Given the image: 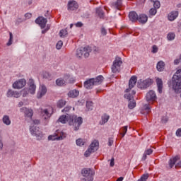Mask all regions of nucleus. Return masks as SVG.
<instances>
[{
	"instance_id": "052dcab7",
	"label": "nucleus",
	"mask_w": 181,
	"mask_h": 181,
	"mask_svg": "<svg viewBox=\"0 0 181 181\" xmlns=\"http://www.w3.org/2000/svg\"><path fill=\"white\" fill-rule=\"evenodd\" d=\"M112 144H114V141H112V139H110L109 141H108V146H111L112 145Z\"/></svg>"
},
{
	"instance_id": "8fccbe9b",
	"label": "nucleus",
	"mask_w": 181,
	"mask_h": 181,
	"mask_svg": "<svg viewBox=\"0 0 181 181\" xmlns=\"http://www.w3.org/2000/svg\"><path fill=\"white\" fill-rule=\"evenodd\" d=\"M43 77L44 78H47L49 80L50 78V74H49L48 72H45L43 74Z\"/></svg>"
},
{
	"instance_id": "0e129e2a",
	"label": "nucleus",
	"mask_w": 181,
	"mask_h": 181,
	"mask_svg": "<svg viewBox=\"0 0 181 181\" xmlns=\"http://www.w3.org/2000/svg\"><path fill=\"white\" fill-rule=\"evenodd\" d=\"M115 163H114V158H112L110 160V166L112 167L114 166Z\"/></svg>"
},
{
	"instance_id": "72a5a7b5",
	"label": "nucleus",
	"mask_w": 181,
	"mask_h": 181,
	"mask_svg": "<svg viewBox=\"0 0 181 181\" xmlns=\"http://www.w3.org/2000/svg\"><path fill=\"white\" fill-rule=\"evenodd\" d=\"M96 13H97V15H98V16L100 18H104V11H103V8H96Z\"/></svg>"
},
{
	"instance_id": "f03ea898",
	"label": "nucleus",
	"mask_w": 181,
	"mask_h": 181,
	"mask_svg": "<svg viewBox=\"0 0 181 181\" xmlns=\"http://www.w3.org/2000/svg\"><path fill=\"white\" fill-rule=\"evenodd\" d=\"M104 81V76H98L96 78H89L86 81L83 83V86L87 90H91L94 86H99Z\"/></svg>"
},
{
	"instance_id": "e2e57ef3",
	"label": "nucleus",
	"mask_w": 181,
	"mask_h": 181,
	"mask_svg": "<svg viewBox=\"0 0 181 181\" xmlns=\"http://www.w3.org/2000/svg\"><path fill=\"white\" fill-rule=\"evenodd\" d=\"M180 63V59H177L174 61V64H179Z\"/></svg>"
},
{
	"instance_id": "7c9ffc66",
	"label": "nucleus",
	"mask_w": 181,
	"mask_h": 181,
	"mask_svg": "<svg viewBox=\"0 0 181 181\" xmlns=\"http://www.w3.org/2000/svg\"><path fill=\"white\" fill-rule=\"evenodd\" d=\"M108 119H110V116L107 115H104L102 116V122H100L101 125H104L106 122H108Z\"/></svg>"
},
{
	"instance_id": "412c9836",
	"label": "nucleus",
	"mask_w": 181,
	"mask_h": 181,
	"mask_svg": "<svg viewBox=\"0 0 181 181\" xmlns=\"http://www.w3.org/2000/svg\"><path fill=\"white\" fill-rule=\"evenodd\" d=\"M156 84H157L158 93L160 94H162V90H163V81H162V79L158 78L156 79Z\"/></svg>"
},
{
	"instance_id": "680f3d73",
	"label": "nucleus",
	"mask_w": 181,
	"mask_h": 181,
	"mask_svg": "<svg viewBox=\"0 0 181 181\" xmlns=\"http://www.w3.org/2000/svg\"><path fill=\"white\" fill-rule=\"evenodd\" d=\"M162 122H163L164 124L168 122V118L167 117H163L161 119Z\"/></svg>"
},
{
	"instance_id": "f257e3e1",
	"label": "nucleus",
	"mask_w": 181,
	"mask_h": 181,
	"mask_svg": "<svg viewBox=\"0 0 181 181\" xmlns=\"http://www.w3.org/2000/svg\"><path fill=\"white\" fill-rule=\"evenodd\" d=\"M58 121L62 124L69 122V125H72L74 127V131H78L80 129V125L83 124V118L81 117H77L76 115H62L59 118Z\"/></svg>"
},
{
	"instance_id": "13d9d810",
	"label": "nucleus",
	"mask_w": 181,
	"mask_h": 181,
	"mask_svg": "<svg viewBox=\"0 0 181 181\" xmlns=\"http://www.w3.org/2000/svg\"><path fill=\"white\" fill-rule=\"evenodd\" d=\"M33 124H35V125H39V124H40V121L39 119H35L33 120Z\"/></svg>"
},
{
	"instance_id": "1a4fd4ad",
	"label": "nucleus",
	"mask_w": 181,
	"mask_h": 181,
	"mask_svg": "<svg viewBox=\"0 0 181 181\" xmlns=\"http://www.w3.org/2000/svg\"><path fill=\"white\" fill-rule=\"evenodd\" d=\"M153 83V80L151 78H147L143 81L139 82V87L140 88H148L150 86H152V83Z\"/></svg>"
},
{
	"instance_id": "f3484780",
	"label": "nucleus",
	"mask_w": 181,
	"mask_h": 181,
	"mask_svg": "<svg viewBox=\"0 0 181 181\" xmlns=\"http://www.w3.org/2000/svg\"><path fill=\"white\" fill-rule=\"evenodd\" d=\"M78 9V4L76 1H69L68 3V11H76Z\"/></svg>"
},
{
	"instance_id": "c03bdc74",
	"label": "nucleus",
	"mask_w": 181,
	"mask_h": 181,
	"mask_svg": "<svg viewBox=\"0 0 181 181\" xmlns=\"http://www.w3.org/2000/svg\"><path fill=\"white\" fill-rule=\"evenodd\" d=\"M156 8H151L150 11H149V13L150 15H151L152 16H153L154 15H156Z\"/></svg>"
},
{
	"instance_id": "6e6d98bb",
	"label": "nucleus",
	"mask_w": 181,
	"mask_h": 181,
	"mask_svg": "<svg viewBox=\"0 0 181 181\" xmlns=\"http://www.w3.org/2000/svg\"><path fill=\"white\" fill-rule=\"evenodd\" d=\"M76 28H81L83 26V23L82 22H78L76 24Z\"/></svg>"
},
{
	"instance_id": "2f4dec72",
	"label": "nucleus",
	"mask_w": 181,
	"mask_h": 181,
	"mask_svg": "<svg viewBox=\"0 0 181 181\" xmlns=\"http://www.w3.org/2000/svg\"><path fill=\"white\" fill-rule=\"evenodd\" d=\"M66 105V101L63 99L59 100L57 103V107L58 108H63Z\"/></svg>"
},
{
	"instance_id": "2eb2a0df",
	"label": "nucleus",
	"mask_w": 181,
	"mask_h": 181,
	"mask_svg": "<svg viewBox=\"0 0 181 181\" xmlns=\"http://www.w3.org/2000/svg\"><path fill=\"white\" fill-rule=\"evenodd\" d=\"M30 131L32 135H35V136H41L42 132L39 129V127L33 126L30 128Z\"/></svg>"
},
{
	"instance_id": "ea45409f",
	"label": "nucleus",
	"mask_w": 181,
	"mask_h": 181,
	"mask_svg": "<svg viewBox=\"0 0 181 181\" xmlns=\"http://www.w3.org/2000/svg\"><path fill=\"white\" fill-rule=\"evenodd\" d=\"M9 35H10V38L8 42H7V46H11L13 40V35L12 34V33H9Z\"/></svg>"
},
{
	"instance_id": "7ed1b4c3",
	"label": "nucleus",
	"mask_w": 181,
	"mask_h": 181,
	"mask_svg": "<svg viewBox=\"0 0 181 181\" xmlns=\"http://www.w3.org/2000/svg\"><path fill=\"white\" fill-rule=\"evenodd\" d=\"M173 88L175 93H181V69H178L173 77Z\"/></svg>"
},
{
	"instance_id": "a878e982",
	"label": "nucleus",
	"mask_w": 181,
	"mask_h": 181,
	"mask_svg": "<svg viewBox=\"0 0 181 181\" xmlns=\"http://www.w3.org/2000/svg\"><path fill=\"white\" fill-rule=\"evenodd\" d=\"M135 94H136V92L132 90L131 93H126L124 97L127 98V100H129V101H131V100H134V95H135Z\"/></svg>"
},
{
	"instance_id": "bb28decb",
	"label": "nucleus",
	"mask_w": 181,
	"mask_h": 181,
	"mask_svg": "<svg viewBox=\"0 0 181 181\" xmlns=\"http://www.w3.org/2000/svg\"><path fill=\"white\" fill-rule=\"evenodd\" d=\"M157 70L158 71H163L165 70V62L160 61L157 64Z\"/></svg>"
},
{
	"instance_id": "e433bc0d",
	"label": "nucleus",
	"mask_w": 181,
	"mask_h": 181,
	"mask_svg": "<svg viewBox=\"0 0 181 181\" xmlns=\"http://www.w3.org/2000/svg\"><path fill=\"white\" fill-rule=\"evenodd\" d=\"M68 33H67V30L64 29V30H61L59 32V36L60 37H66V36H67Z\"/></svg>"
},
{
	"instance_id": "4c0bfd02",
	"label": "nucleus",
	"mask_w": 181,
	"mask_h": 181,
	"mask_svg": "<svg viewBox=\"0 0 181 181\" xmlns=\"http://www.w3.org/2000/svg\"><path fill=\"white\" fill-rule=\"evenodd\" d=\"M175 35L174 33H169L167 35L168 40H174L175 37Z\"/></svg>"
},
{
	"instance_id": "c85d7f7f",
	"label": "nucleus",
	"mask_w": 181,
	"mask_h": 181,
	"mask_svg": "<svg viewBox=\"0 0 181 181\" xmlns=\"http://www.w3.org/2000/svg\"><path fill=\"white\" fill-rule=\"evenodd\" d=\"M48 139L49 141H55V139H57V141H60V139H63V136L57 135H51L48 136Z\"/></svg>"
},
{
	"instance_id": "774afa93",
	"label": "nucleus",
	"mask_w": 181,
	"mask_h": 181,
	"mask_svg": "<svg viewBox=\"0 0 181 181\" xmlns=\"http://www.w3.org/2000/svg\"><path fill=\"white\" fill-rule=\"evenodd\" d=\"M23 105V102H19L18 107H22Z\"/></svg>"
},
{
	"instance_id": "aec40b11",
	"label": "nucleus",
	"mask_w": 181,
	"mask_h": 181,
	"mask_svg": "<svg viewBox=\"0 0 181 181\" xmlns=\"http://www.w3.org/2000/svg\"><path fill=\"white\" fill-rule=\"evenodd\" d=\"M177 160H180V156H176L175 157H173V158L170 159L169 161V166L170 168V169H172V168H173V166H175L176 162H177Z\"/></svg>"
},
{
	"instance_id": "a19ab883",
	"label": "nucleus",
	"mask_w": 181,
	"mask_h": 181,
	"mask_svg": "<svg viewBox=\"0 0 181 181\" xmlns=\"http://www.w3.org/2000/svg\"><path fill=\"white\" fill-rule=\"evenodd\" d=\"M153 3L154 8L159 9V8H160V2H159V1L157 0L156 1H153Z\"/></svg>"
},
{
	"instance_id": "79ce46f5",
	"label": "nucleus",
	"mask_w": 181,
	"mask_h": 181,
	"mask_svg": "<svg viewBox=\"0 0 181 181\" xmlns=\"http://www.w3.org/2000/svg\"><path fill=\"white\" fill-rule=\"evenodd\" d=\"M144 110L146 114H149V112H151V107H149V105H145L144 106Z\"/></svg>"
},
{
	"instance_id": "0eeeda50",
	"label": "nucleus",
	"mask_w": 181,
	"mask_h": 181,
	"mask_svg": "<svg viewBox=\"0 0 181 181\" xmlns=\"http://www.w3.org/2000/svg\"><path fill=\"white\" fill-rule=\"evenodd\" d=\"M81 173L84 177L87 178L88 181L94 180L93 176H94L95 173H94V170H91L90 168H83Z\"/></svg>"
},
{
	"instance_id": "f704fd0d",
	"label": "nucleus",
	"mask_w": 181,
	"mask_h": 181,
	"mask_svg": "<svg viewBox=\"0 0 181 181\" xmlns=\"http://www.w3.org/2000/svg\"><path fill=\"white\" fill-rule=\"evenodd\" d=\"M121 135L122 136V138H124V136H125V134H127V131H128V126H124L121 129Z\"/></svg>"
},
{
	"instance_id": "de8ad7c7",
	"label": "nucleus",
	"mask_w": 181,
	"mask_h": 181,
	"mask_svg": "<svg viewBox=\"0 0 181 181\" xmlns=\"http://www.w3.org/2000/svg\"><path fill=\"white\" fill-rule=\"evenodd\" d=\"M21 93L23 94V97H26V95L29 94V91L27 89H23L21 90Z\"/></svg>"
},
{
	"instance_id": "58836bf2",
	"label": "nucleus",
	"mask_w": 181,
	"mask_h": 181,
	"mask_svg": "<svg viewBox=\"0 0 181 181\" xmlns=\"http://www.w3.org/2000/svg\"><path fill=\"white\" fill-rule=\"evenodd\" d=\"M84 144H86V141L83 140L82 139H78L76 140V145H78V146H83Z\"/></svg>"
},
{
	"instance_id": "09e8293b",
	"label": "nucleus",
	"mask_w": 181,
	"mask_h": 181,
	"mask_svg": "<svg viewBox=\"0 0 181 181\" xmlns=\"http://www.w3.org/2000/svg\"><path fill=\"white\" fill-rule=\"evenodd\" d=\"M71 110V107L66 106L62 110V112H69Z\"/></svg>"
},
{
	"instance_id": "6ab92c4d",
	"label": "nucleus",
	"mask_w": 181,
	"mask_h": 181,
	"mask_svg": "<svg viewBox=\"0 0 181 181\" xmlns=\"http://www.w3.org/2000/svg\"><path fill=\"white\" fill-rule=\"evenodd\" d=\"M177 16H179L178 11H171L168 16V21H170V22H173V21H175V19H176Z\"/></svg>"
},
{
	"instance_id": "ddd939ff",
	"label": "nucleus",
	"mask_w": 181,
	"mask_h": 181,
	"mask_svg": "<svg viewBox=\"0 0 181 181\" xmlns=\"http://www.w3.org/2000/svg\"><path fill=\"white\" fill-rule=\"evenodd\" d=\"M28 93H30V94H35V91H36V85L35 84V81H33V79H29L28 82Z\"/></svg>"
},
{
	"instance_id": "20e7f679",
	"label": "nucleus",
	"mask_w": 181,
	"mask_h": 181,
	"mask_svg": "<svg viewBox=\"0 0 181 181\" xmlns=\"http://www.w3.org/2000/svg\"><path fill=\"white\" fill-rule=\"evenodd\" d=\"M90 53H91V48L90 47H86L83 48H79L76 50V56L78 59H81L83 57V54L86 59L90 56Z\"/></svg>"
},
{
	"instance_id": "338daca9",
	"label": "nucleus",
	"mask_w": 181,
	"mask_h": 181,
	"mask_svg": "<svg viewBox=\"0 0 181 181\" xmlns=\"http://www.w3.org/2000/svg\"><path fill=\"white\" fill-rule=\"evenodd\" d=\"M122 180H124V177H120L116 181H122Z\"/></svg>"
},
{
	"instance_id": "a18cd8bd",
	"label": "nucleus",
	"mask_w": 181,
	"mask_h": 181,
	"mask_svg": "<svg viewBox=\"0 0 181 181\" xmlns=\"http://www.w3.org/2000/svg\"><path fill=\"white\" fill-rule=\"evenodd\" d=\"M14 93H15V91H13L12 90H8L7 92V97H13Z\"/></svg>"
},
{
	"instance_id": "9d476101",
	"label": "nucleus",
	"mask_w": 181,
	"mask_h": 181,
	"mask_svg": "<svg viewBox=\"0 0 181 181\" xmlns=\"http://www.w3.org/2000/svg\"><path fill=\"white\" fill-rule=\"evenodd\" d=\"M25 86H26V80L20 79L18 81H15L13 83V88L21 89V88H23V87Z\"/></svg>"
},
{
	"instance_id": "49530a36",
	"label": "nucleus",
	"mask_w": 181,
	"mask_h": 181,
	"mask_svg": "<svg viewBox=\"0 0 181 181\" xmlns=\"http://www.w3.org/2000/svg\"><path fill=\"white\" fill-rule=\"evenodd\" d=\"M86 107L88 108V110H93V102H87Z\"/></svg>"
},
{
	"instance_id": "603ef678",
	"label": "nucleus",
	"mask_w": 181,
	"mask_h": 181,
	"mask_svg": "<svg viewBox=\"0 0 181 181\" xmlns=\"http://www.w3.org/2000/svg\"><path fill=\"white\" fill-rule=\"evenodd\" d=\"M152 53H158V46L156 45L153 46Z\"/></svg>"
},
{
	"instance_id": "cd10ccee",
	"label": "nucleus",
	"mask_w": 181,
	"mask_h": 181,
	"mask_svg": "<svg viewBox=\"0 0 181 181\" xmlns=\"http://www.w3.org/2000/svg\"><path fill=\"white\" fill-rule=\"evenodd\" d=\"M153 152V150H152V148H148L147 150H146L144 155H143L142 160H145L146 159V156L147 155H152Z\"/></svg>"
},
{
	"instance_id": "4d7b16f0",
	"label": "nucleus",
	"mask_w": 181,
	"mask_h": 181,
	"mask_svg": "<svg viewBox=\"0 0 181 181\" xmlns=\"http://www.w3.org/2000/svg\"><path fill=\"white\" fill-rule=\"evenodd\" d=\"M25 18H27L28 19H30V18H32V13H25Z\"/></svg>"
},
{
	"instance_id": "864d4df0",
	"label": "nucleus",
	"mask_w": 181,
	"mask_h": 181,
	"mask_svg": "<svg viewBox=\"0 0 181 181\" xmlns=\"http://www.w3.org/2000/svg\"><path fill=\"white\" fill-rule=\"evenodd\" d=\"M101 34L103 36H105V35H107V30H105V28H101Z\"/></svg>"
},
{
	"instance_id": "9b49d317",
	"label": "nucleus",
	"mask_w": 181,
	"mask_h": 181,
	"mask_svg": "<svg viewBox=\"0 0 181 181\" xmlns=\"http://www.w3.org/2000/svg\"><path fill=\"white\" fill-rule=\"evenodd\" d=\"M21 112H23L25 118H30L32 119L33 117V110L27 107H22L20 109Z\"/></svg>"
},
{
	"instance_id": "a211bd4d",
	"label": "nucleus",
	"mask_w": 181,
	"mask_h": 181,
	"mask_svg": "<svg viewBox=\"0 0 181 181\" xmlns=\"http://www.w3.org/2000/svg\"><path fill=\"white\" fill-rule=\"evenodd\" d=\"M47 93V88L45 86H42L40 91L37 93V98H42L43 95H45L46 93Z\"/></svg>"
},
{
	"instance_id": "c756f323",
	"label": "nucleus",
	"mask_w": 181,
	"mask_h": 181,
	"mask_svg": "<svg viewBox=\"0 0 181 181\" xmlns=\"http://www.w3.org/2000/svg\"><path fill=\"white\" fill-rule=\"evenodd\" d=\"M56 84L57 86L62 87L66 85V81H64L63 78H58L56 80Z\"/></svg>"
},
{
	"instance_id": "5fc2aeb1",
	"label": "nucleus",
	"mask_w": 181,
	"mask_h": 181,
	"mask_svg": "<svg viewBox=\"0 0 181 181\" xmlns=\"http://www.w3.org/2000/svg\"><path fill=\"white\" fill-rule=\"evenodd\" d=\"M176 136H181V128L178 129L176 132Z\"/></svg>"
},
{
	"instance_id": "69168bd1",
	"label": "nucleus",
	"mask_w": 181,
	"mask_h": 181,
	"mask_svg": "<svg viewBox=\"0 0 181 181\" xmlns=\"http://www.w3.org/2000/svg\"><path fill=\"white\" fill-rule=\"evenodd\" d=\"M175 168H181V160L175 165Z\"/></svg>"
},
{
	"instance_id": "c9c22d12",
	"label": "nucleus",
	"mask_w": 181,
	"mask_h": 181,
	"mask_svg": "<svg viewBox=\"0 0 181 181\" xmlns=\"http://www.w3.org/2000/svg\"><path fill=\"white\" fill-rule=\"evenodd\" d=\"M128 107L130 110H134V108L136 107V103L135 102V100H133L132 101H130Z\"/></svg>"
},
{
	"instance_id": "39448f33",
	"label": "nucleus",
	"mask_w": 181,
	"mask_h": 181,
	"mask_svg": "<svg viewBox=\"0 0 181 181\" xmlns=\"http://www.w3.org/2000/svg\"><path fill=\"white\" fill-rule=\"evenodd\" d=\"M98 146H100V143L97 140H94L90 145L88 150L85 152L84 155L86 158H88L91 153H94L96 151H98Z\"/></svg>"
},
{
	"instance_id": "3c124183",
	"label": "nucleus",
	"mask_w": 181,
	"mask_h": 181,
	"mask_svg": "<svg viewBox=\"0 0 181 181\" xmlns=\"http://www.w3.org/2000/svg\"><path fill=\"white\" fill-rule=\"evenodd\" d=\"M13 97H15V98H19V97H21V93H19L18 92L14 91Z\"/></svg>"
},
{
	"instance_id": "393cba45",
	"label": "nucleus",
	"mask_w": 181,
	"mask_h": 181,
	"mask_svg": "<svg viewBox=\"0 0 181 181\" xmlns=\"http://www.w3.org/2000/svg\"><path fill=\"white\" fill-rule=\"evenodd\" d=\"M78 94H80V93L77 90H72L68 93V95L69 97H71V98H76V97H78Z\"/></svg>"
},
{
	"instance_id": "4be33fe9",
	"label": "nucleus",
	"mask_w": 181,
	"mask_h": 181,
	"mask_svg": "<svg viewBox=\"0 0 181 181\" xmlns=\"http://www.w3.org/2000/svg\"><path fill=\"white\" fill-rule=\"evenodd\" d=\"M112 8H115V9H121L122 8V0H117L112 3Z\"/></svg>"
},
{
	"instance_id": "bf43d9fd",
	"label": "nucleus",
	"mask_w": 181,
	"mask_h": 181,
	"mask_svg": "<svg viewBox=\"0 0 181 181\" xmlns=\"http://www.w3.org/2000/svg\"><path fill=\"white\" fill-rule=\"evenodd\" d=\"M69 78V83H73L76 80H74V78H71L70 76H68Z\"/></svg>"
},
{
	"instance_id": "5701e85b",
	"label": "nucleus",
	"mask_w": 181,
	"mask_h": 181,
	"mask_svg": "<svg viewBox=\"0 0 181 181\" xmlns=\"http://www.w3.org/2000/svg\"><path fill=\"white\" fill-rule=\"evenodd\" d=\"M129 18L132 22H136V21H138L139 17L138 14L136 12L132 11L129 14Z\"/></svg>"
},
{
	"instance_id": "dca6fc26",
	"label": "nucleus",
	"mask_w": 181,
	"mask_h": 181,
	"mask_svg": "<svg viewBox=\"0 0 181 181\" xmlns=\"http://www.w3.org/2000/svg\"><path fill=\"white\" fill-rule=\"evenodd\" d=\"M146 100L147 101H156V93H155V91L150 90L146 94Z\"/></svg>"
},
{
	"instance_id": "b1692460",
	"label": "nucleus",
	"mask_w": 181,
	"mask_h": 181,
	"mask_svg": "<svg viewBox=\"0 0 181 181\" xmlns=\"http://www.w3.org/2000/svg\"><path fill=\"white\" fill-rule=\"evenodd\" d=\"M137 21H139L140 23H146V22H148V16L145 14L139 15Z\"/></svg>"
},
{
	"instance_id": "f8f14e48",
	"label": "nucleus",
	"mask_w": 181,
	"mask_h": 181,
	"mask_svg": "<svg viewBox=\"0 0 181 181\" xmlns=\"http://www.w3.org/2000/svg\"><path fill=\"white\" fill-rule=\"evenodd\" d=\"M136 76H133L131 77L129 81V88L125 90V93H131L132 88H134L135 87V85L136 84Z\"/></svg>"
},
{
	"instance_id": "6e6552de",
	"label": "nucleus",
	"mask_w": 181,
	"mask_h": 181,
	"mask_svg": "<svg viewBox=\"0 0 181 181\" xmlns=\"http://www.w3.org/2000/svg\"><path fill=\"white\" fill-rule=\"evenodd\" d=\"M53 115V107L49 106L45 109L41 110V115L44 119H49Z\"/></svg>"
},
{
	"instance_id": "37998d69",
	"label": "nucleus",
	"mask_w": 181,
	"mask_h": 181,
	"mask_svg": "<svg viewBox=\"0 0 181 181\" xmlns=\"http://www.w3.org/2000/svg\"><path fill=\"white\" fill-rule=\"evenodd\" d=\"M63 46V41L60 40L57 43L56 47L58 50H60Z\"/></svg>"
},
{
	"instance_id": "473e14b6",
	"label": "nucleus",
	"mask_w": 181,
	"mask_h": 181,
	"mask_svg": "<svg viewBox=\"0 0 181 181\" xmlns=\"http://www.w3.org/2000/svg\"><path fill=\"white\" fill-rule=\"evenodd\" d=\"M3 122L6 125H11V119L9 118V116H8V115L4 116Z\"/></svg>"
},
{
	"instance_id": "423d86ee",
	"label": "nucleus",
	"mask_w": 181,
	"mask_h": 181,
	"mask_svg": "<svg viewBox=\"0 0 181 181\" xmlns=\"http://www.w3.org/2000/svg\"><path fill=\"white\" fill-rule=\"evenodd\" d=\"M122 65V60L121 57H117L115 60L113 62V64L112 66V73H119V70H121V66Z\"/></svg>"
},
{
	"instance_id": "4468645a",
	"label": "nucleus",
	"mask_w": 181,
	"mask_h": 181,
	"mask_svg": "<svg viewBox=\"0 0 181 181\" xmlns=\"http://www.w3.org/2000/svg\"><path fill=\"white\" fill-rule=\"evenodd\" d=\"M35 23H37L42 29H45V28H46V24L47 23V19L43 17H38L35 20Z\"/></svg>"
}]
</instances>
